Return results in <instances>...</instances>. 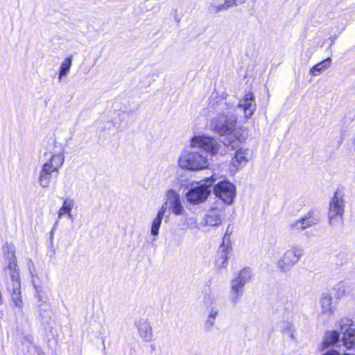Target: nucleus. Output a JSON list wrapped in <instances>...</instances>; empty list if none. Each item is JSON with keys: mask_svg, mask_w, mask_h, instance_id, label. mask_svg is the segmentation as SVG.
I'll return each mask as SVG.
<instances>
[{"mask_svg": "<svg viewBox=\"0 0 355 355\" xmlns=\"http://www.w3.org/2000/svg\"><path fill=\"white\" fill-rule=\"evenodd\" d=\"M339 338V334L336 331H331L327 334L324 338V344L326 345H331L338 341Z\"/></svg>", "mask_w": 355, "mask_h": 355, "instance_id": "28", "label": "nucleus"}, {"mask_svg": "<svg viewBox=\"0 0 355 355\" xmlns=\"http://www.w3.org/2000/svg\"><path fill=\"white\" fill-rule=\"evenodd\" d=\"M165 214L166 213L164 212V210H161L160 209H159L156 216L153 220L152 223L160 228Z\"/></svg>", "mask_w": 355, "mask_h": 355, "instance_id": "29", "label": "nucleus"}, {"mask_svg": "<svg viewBox=\"0 0 355 355\" xmlns=\"http://www.w3.org/2000/svg\"><path fill=\"white\" fill-rule=\"evenodd\" d=\"M245 284L240 282L235 278L232 280L230 297L233 302H237L241 298L243 293V288Z\"/></svg>", "mask_w": 355, "mask_h": 355, "instance_id": "20", "label": "nucleus"}, {"mask_svg": "<svg viewBox=\"0 0 355 355\" xmlns=\"http://www.w3.org/2000/svg\"><path fill=\"white\" fill-rule=\"evenodd\" d=\"M72 65V57L66 58L64 61L61 63L59 69L58 79L60 81L62 80L64 77H66L70 71V69Z\"/></svg>", "mask_w": 355, "mask_h": 355, "instance_id": "24", "label": "nucleus"}, {"mask_svg": "<svg viewBox=\"0 0 355 355\" xmlns=\"http://www.w3.org/2000/svg\"><path fill=\"white\" fill-rule=\"evenodd\" d=\"M213 192L218 198L227 205H232L236 196V186L227 180H224L216 184Z\"/></svg>", "mask_w": 355, "mask_h": 355, "instance_id": "8", "label": "nucleus"}, {"mask_svg": "<svg viewBox=\"0 0 355 355\" xmlns=\"http://www.w3.org/2000/svg\"><path fill=\"white\" fill-rule=\"evenodd\" d=\"M204 305L209 309L207 318L214 319L216 320L217 315H218V309L216 307V296L214 293H210L204 297L203 300Z\"/></svg>", "mask_w": 355, "mask_h": 355, "instance_id": "18", "label": "nucleus"}, {"mask_svg": "<svg viewBox=\"0 0 355 355\" xmlns=\"http://www.w3.org/2000/svg\"><path fill=\"white\" fill-rule=\"evenodd\" d=\"M311 227V214L309 213L294 220L289 225L291 231L297 234L308 233L307 229Z\"/></svg>", "mask_w": 355, "mask_h": 355, "instance_id": "17", "label": "nucleus"}, {"mask_svg": "<svg viewBox=\"0 0 355 355\" xmlns=\"http://www.w3.org/2000/svg\"><path fill=\"white\" fill-rule=\"evenodd\" d=\"M251 158V154L248 148L241 147L236 150L231 160L230 171L236 172L243 168Z\"/></svg>", "mask_w": 355, "mask_h": 355, "instance_id": "13", "label": "nucleus"}, {"mask_svg": "<svg viewBox=\"0 0 355 355\" xmlns=\"http://www.w3.org/2000/svg\"><path fill=\"white\" fill-rule=\"evenodd\" d=\"M178 166L189 171H198L209 166L208 156L200 150L184 149L178 158Z\"/></svg>", "mask_w": 355, "mask_h": 355, "instance_id": "3", "label": "nucleus"}, {"mask_svg": "<svg viewBox=\"0 0 355 355\" xmlns=\"http://www.w3.org/2000/svg\"><path fill=\"white\" fill-rule=\"evenodd\" d=\"M37 297L38 298V300H39L40 301H42V297H41V295L39 294V293H37Z\"/></svg>", "mask_w": 355, "mask_h": 355, "instance_id": "33", "label": "nucleus"}, {"mask_svg": "<svg viewBox=\"0 0 355 355\" xmlns=\"http://www.w3.org/2000/svg\"><path fill=\"white\" fill-rule=\"evenodd\" d=\"M6 270L9 271L10 277V283L8 286V291L11 295L15 306L21 309L23 301L21 294V278L17 260L7 261Z\"/></svg>", "mask_w": 355, "mask_h": 355, "instance_id": "4", "label": "nucleus"}, {"mask_svg": "<svg viewBox=\"0 0 355 355\" xmlns=\"http://www.w3.org/2000/svg\"><path fill=\"white\" fill-rule=\"evenodd\" d=\"M304 250L300 245H293L286 250L282 257L277 261V267L282 271L289 270L294 265H295L302 256Z\"/></svg>", "mask_w": 355, "mask_h": 355, "instance_id": "9", "label": "nucleus"}, {"mask_svg": "<svg viewBox=\"0 0 355 355\" xmlns=\"http://www.w3.org/2000/svg\"><path fill=\"white\" fill-rule=\"evenodd\" d=\"M216 180V176L213 175L206 180L209 184H199L192 187L186 194L187 201L193 205H198L206 201L211 193L209 186Z\"/></svg>", "mask_w": 355, "mask_h": 355, "instance_id": "7", "label": "nucleus"}, {"mask_svg": "<svg viewBox=\"0 0 355 355\" xmlns=\"http://www.w3.org/2000/svg\"><path fill=\"white\" fill-rule=\"evenodd\" d=\"M225 218V209L223 207H212L203 217V225L208 227L220 226Z\"/></svg>", "mask_w": 355, "mask_h": 355, "instance_id": "12", "label": "nucleus"}, {"mask_svg": "<svg viewBox=\"0 0 355 355\" xmlns=\"http://www.w3.org/2000/svg\"><path fill=\"white\" fill-rule=\"evenodd\" d=\"M159 227L154 224L151 223L150 225V234L154 237V240H156V237L159 235Z\"/></svg>", "mask_w": 355, "mask_h": 355, "instance_id": "30", "label": "nucleus"}, {"mask_svg": "<svg viewBox=\"0 0 355 355\" xmlns=\"http://www.w3.org/2000/svg\"><path fill=\"white\" fill-rule=\"evenodd\" d=\"M75 206V200L71 198H67L64 200L62 205L58 212V218H62L64 216H67L69 218L72 219L73 216L71 211Z\"/></svg>", "mask_w": 355, "mask_h": 355, "instance_id": "19", "label": "nucleus"}, {"mask_svg": "<svg viewBox=\"0 0 355 355\" xmlns=\"http://www.w3.org/2000/svg\"><path fill=\"white\" fill-rule=\"evenodd\" d=\"M225 135L227 137L225 143L232 147L236 146L239 143L245 139V136L241 133V130L236 129L235 128L233 131Z\"/></svg>", "mask_w": 355, "mask_h": 355, "instance_id": "22", "label": "nucleus"}, {"mask_svg": "<svg viewBox=\"0 0 355 355\" xmlns=\"http://www.w3.org/2000/svg\"><path fill=\"white\" fill-rule=\"evenodd\" d=\"M190 146L191 148H202L211 155L218 154L220 148V144L217 139L205 135L193 137L190 141Z\"/></svg>", "mask_w": 355, "mask_h": 355, "instance_id": "10", "label": "nucleus"}, {"mask_svg": "<svg viewBox=\"0 0 355 355\" xmlns=\"http://www.w3.org/2000/svg\"><path fill=\"white\" fill-rule=\"evenodd\" d=\"M252 277V271L248 268H243L239 272L237 277H235L236 279L239 281L240 282L245 284L247 282L250 281Z\"/></svg>", "mask_w": 355, "mask_h": 355, "instance_id": "27", "label": "nucleus"}, {"mask_svg": "<svg viewBox=\"0 0 355 355\" xmlns=\"http://www.w3.org/2000/svg\"><path fill=\"white\" fill-rule=\"evenodd\" d=\"M3 253L6 262L17 260L15 247L12 243H6L3 246Z\"/></svg>", "mask_w": 355, "mask_h": 355, "instance_id": "25", "label": "nucleus"}, {"mask_svg": "<svg viewBox=\"0 0 355 355\" xmlns=\"http://www.w3.org/2000/svg\"><path fill=\"white\" fill-rule=\"evenodd\" d=\"M343 343L346 349L355 348V329H349L343 334Z\"/></svg>", "mask_w": 355, "mask_h": 355, "instance_id": "23", "label": "nucleus"}, {"mask_svg": "<svg viewBox=\"0 0 355 355\" xmlns=\"http://www.w3.org/2000/svg\"><path fill=\"white\" fill-rule=\"evenodd\" d=\"M234 110L232 105L221 102L216 108L218 114L211 121L212 130L221 136L233 131L237 121Z\"/></svg>", "mask_w": 355, "mask_h": 355, "instance_id": "2", "label": "nucleus"}, {"mask_svg": "<svg viewBox=\"0 0 355 355\" xmlns=\"http://www.w3.org/2000/svg\"><path fill=\"white\" fill-rule=\"evenodd\" d=\"M138 336L143 342L148 343L153 340V331L150 321L140 318L135 324Z\"/></svg>", "mask_w": 355, "mask_h": 355, "instance_id": "15", "label": "nucleus"}, {"mask_svg": "<svg viewBox=\"0 0 355 355\" xmlns=\"http://www.w3.org/2000/svg\"><path fill=\"white\" fill-rule=\"evenodd\" d=\"M257 109L255 98L251 92H248L239 100L236 110L242 111L243 117L247 121L254 114Z\"/></svg>", "mask_w": 355, "mask_h": 355, "instance_id": "11", "label": "nucleus"}, {"mask_svg": "<svg viewBox=\"0 0 355 355\" xmlns=\"http://www.w3.org/2000/svg\"><path fill=\"white\" fill-rule=\"evenodd\" d=\"M215 324V320L207 317L204 323V327L207 330H210Z\"/></svg>", "mask_w": 355, "mask_h": 355, "instance_id": "31", "label": "nucleus"}, {"mask_svg": "<svg viewBox=\"0 0 355 355\" xmlns=\"http://www.w3.org/2000/svg\"><path fill=\"white\" fill-rule=\"evenodd\" d=\"M247 0H211L208 6L210 13L217 14L229 8L244 4Z\"/></svg>", "mask_w": 355, "mask_h": 355, "instance_id": "14", "label": "nucleus"}, {"mask_svg": "<svg viewBox=\"0 0 355 355\" xmlns=\"http://www.w3.org/2000/svg\"><path fill=\"white\" fill-rule=\"evenodd\" d=\"M166 213L168 211L175 216L184 215L185 209L182 205L179 191L174 189L166 190L164 193V202L159 208Z\"/></svg>", "mask_w": 355, "mask_h": 355, "instance_id": "6", "label": "nucleus"}, {"mask_svg": "<svg viewBox=\"0 0 355 355\" xmlns=\"http://www.w3.org/2000/svg\"><path fill=\"white\" fill-rule=\"evenodd\" d=\"M344 210L343 194L341 191H336L329 205L328 219L331 226L336 227L343 225Z\"/></svg>", "mask_w": 355, "mask_h": 355, "instance_id": "5", "label": "nucleus"}, {"mask_svg": "<svg viewBox=\"0 0 355 355\" xmlns=\"http://www.w3.org/2000/svg\"><path fill=\"white\" fill-rule=\"evenodd\" d=\"M230 251V244H225V241H223L216 254L214 261V265L216 268L218 269H221L227 266Z\"/></svg>", "mask_w": 355, "mask_h": 355, "instance_id": "16", "label": "nucleus"}, {"mask_svg": "<svg viewBox=\"0 0 355 355\" xmlns=\"http://www.w3.org/2000/svg\"><path fill=\"white\" fill-rule=\"evenodd\" d=\"M332 300V297L328 293L322 294L320 300V304L322 308V312L324 314L330 315L334 313V309L336 308V305L334 303H333Z\"/></svg>", "mask_w": 355, "mask_h": 355, "instance_id": "21", "label": "nucleus"}, {"mask_svg": "<svg viewBox=\"0 0 355 355\" xmlns=\"http://www.w3.org/2000/svg\"><path fill=\"white\" fill-rule=\"evenodd\" d=\"M50 158L42 165L39 175V184L42 188L50 185L53 173H58L64 162V149L61 144H55L50 151Z\"/></svg>", "mask_w": 355, "mask_h": 355, "instance_id": "1", "label": "nucleus"}, {"mask_svg": "<svg viewBox=\"0 0 355 355\" xmlns=\"http://www.w3.org/2000/svg\"><path fill=\"white\" fill-rule=\"evenodd\" d=\"M285 334H287L292 338H294L295 329L291 324H287V327L284 330Z\"/></svg>", "mask_w": 355, "mask_h": 355, "instance_id": "32", "label": "nucleus"}, {"mask_svg": "<svg viewBox=\"0 0 355 355\" xmlns=\"http://www.w3.org/2000/svg\"><path fill=\"white\" fill-rule=\"evenodd\" d=\"M331 62V59L330 58H327L322 62L315 64L313 67H312V76H318L320 74L324 69H326L330 67Z\"/></svg>", "mask_w": 355, "mask_h": 355, "instance_id": "26", "label": "nucleus"}]
</instances>
